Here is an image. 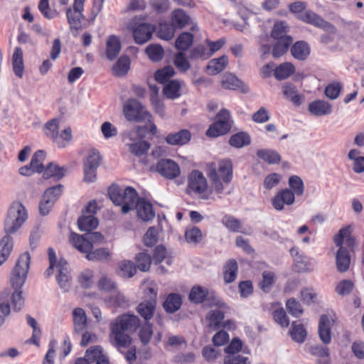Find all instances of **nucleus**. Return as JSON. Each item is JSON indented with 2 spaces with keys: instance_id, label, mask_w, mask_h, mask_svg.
Returning <instances> with one entry per match:
<instances>
[{
  "instance_id": "nucleus-1",
  "label": "nucleus",
  "mask_w": 364,
  "mask_h": 364,
  "mask_svg": "<svg viewBox=\"0 0 364 364\" xmlns=\"http://www.w3.org/2000/svg\"><path fill=\"white\" fill-rule=\"evenodd\" d=\"M139 320L136 316L122 314L110 323L109 340L118 348H127L131 344V337L125 332L135 329Z\"/></svg>"
},
{
  "instance_id": "nucleus-2",
  "label": "nucleus",
  "mask_w": 364,
  "mask_h": 364,
  "mask_svg": "<svg viewBox=\"0 0 364 364\" xmlns=\"http://www.w3.org/2000/svg\"><path fill=\"white\" fill-rule=\"evenodd\" d=\"M207 175L210 183V193L221 194L232 178V161L225 159L218 161V165L209 164Z\"/></svg>"
},
{
  "instance_id": "nucleus-3",
  "label": "nucleus",
  "mask_w": 364,
  "mask_h": 364,
  "mask_svg": "<svg viewBox=\"0 0 364 364\" xmlns=\"http://www.w3.org/2000/svg\"><path fill=\"white\" fill-rule=\"evenodd\" d=\"M352 230L351 225L343 227L333 238L335 245L338 247L336 259V266L340 272H346L350 262L349 253L343 247V244L348 247H353L356 245L355 240L351 236Z\"/></svg>"
},
{
  "instance_id": "nucleus-4",
  "label": "nucleus",
  "mask_w": 364,
  "mask_h": 364,
  "mask_svg": "<svg viewBox=\"0 0 364 364\" xmlns=\"http://www.w3.org/2000/svg\"><path fill=\"white\" fill-rule=\"evenodd\" d=\"M109 196L116 205H122L121 211L127 213L137 202L138 194L132 187L121 190L117 186H112L109 189Z\"/></svg>"
},
{
  "instance_id": "nucleus-5",
  "label": "nucleus",
  "mask_w": 364,
  "mask_h": 364,
  "mask_svg": "<svg viewBox=\"0 0 364 364\" xmlns=\"http://www.w3.org/2000/svg\"><path fill=\"white\" fill-rule=\"evenodd\" d=\"M27 210L19 202L13 203L10 206L4 222V230L8 234L15 233L26 221Z\"/></svg>"
},
{
  "instance_id": "nucleus-6",
  "label": "nucleus",
  "mask_w": 364,
  "mask_h": 364,
  "mask_svg": "<svg viewBox=\"0 0 364 364\" xmlns=\"http://www.w3.org/2000/svg\"><path fill=\"white\" fill-rule=\"evenodd\" d=\"M123 114L129 122H151V114L137 100L129 99L123 105Z\"/></svg>"
},
{
  "instance_id": "nucleus-7",
  "label": "nucleus",
  "mask_w": 364,
  "mask_h": 364,
  "mask_svg": "<svg viewBox=\"0 0 364 364\" xmlns=\"http://www.w3.org/2000/svg\"><path fill=\"white\" fill-rule=\"evenodd\" d=\"M103 235L99 232H88L83 235L72 232L69 237L70 244L81 252H88L95 244L102 242Z\"/></svg>"
},
{
  "instance_id": "nucleus-8",
  "label": "nucleus",
  "mask_w": 364,
  "mask_h": 364,
  "mask_svg": "<svg viewBox=\"0 0 364 364\" xmlns=\"http://www.w3.org/2000/svg\"><path fill=\"white\" fill-rule=\"evenodd\" d=\"M31 257L28 252L21 255L11 276V284L14 289H21L26 279Z\"/></svg>"
},
{
  "instance_id": "nucleus-9",
  "label": "nucleus",
  "mask_w": 364,
  "mask_h": 364,
  "mask_svg": "<svg viewBox=\"0 0 364 364\" xmlns=\"http://www.w3.org/2000/svg\"><path fill=\"white\" fill-rule=\"evenodd\" d=\"M128 28L132 32L137 44H144L151 38L155 27L148 23L141 22L139 18H134L128 24Z\"/></svg>"
},
{
  "instance_id": "nucleus-10",
  "label": "nucleus",
  "mask_w": 364,
  "mask_h": 364,
  "mask_svg": "<svg viewBox=\"0 0 364 364\" xmlns=\"http://www.w3.org/2000/svg\"><path fill=\"white\" fill-rule=\"evenodd\" d=\"M231 117L228 110L221 109L216 116V120L208 130L206 135L209 137H218L227 134L231 127Z\"/></svg>"
},
{
  "instance_id": "nucleus-11",
  "label": "nucleus",
  "mask_w": 364,
  "mask_h": 364,
  "mask_svg": "<svg viewBox=\"0 0 364 364\" xmlns=\"http://www.w3.org/2000/svg\"><path fill=\"white\" fill-rule=\"evenodd\" d=\"M189 299L194 304H200L207 299L208 305L215 306L220 308L225 305L218 296H215L214 294H210L206 288L200 286H194L192 287L189 293Z\"/></svg>"
},
{
  "instance_id": "nucleus-12",
  "label": "nucleus",
  "mask_w": 364,
  "mask_h": 364,
  "mask_svg": "<svg viewBox=\"0 0 364 364\" xmlns=\"http://www.w3.org/2000/svg\"><path fill=\"white\" fill-rule=\"evenodd\" d=\"M85 0H74L73 8H68L66 11L68 22L71 31H78L82 27V19L84 18V2Z\"/></svg>"
},
{
  "instance_id": "nucleus-13",
  "label": "nucleus",
  "mask_w": 364,
  "mask_h": 364,
  "mask_svg": "<svg viewBox=\"0 0 364 364\" xmlns=\"http://www.w3.org/2000/svg\"><path fill=\"white\" fill-rule=\"evenodd\" d=\"M188 186L190 191L200 196L203 199H209L207 194V181L203 174L197 170L193 171L188 177Z\"/></svg>"
},
{
  "instance_id": "nucleus-14",
  "label": "nucleus",
  "mask_w": 364,
  "mask_h": 364,
  "mask_svg": "<svg viewBox=\"0 0 364 364\" xmlns=\"http://www.w3.org/2000/svg\"><path fill=\"white\" fill-rule=\"evenodd\" d=\"M298 18L324 31L331 33L336 32V28L331 23L326 21L320 16L310 10H306L303 14H299Z\"/></svg>"
},
{
  "instance_id": "nucleus-15",
  "label": "nucleus",
  "mask_w": 364,
  "mask_h": 364,
  "mask_svg": "<svg viewBox=\"0 0 364 364\" xmlns=\"http://www.w3.org/2000/svg\"><path fill=\"white\" fill-rule=\"evenodd\" d=\"M156 171L168 179L178 177L181 173L179 166L171 159H161L156 166Z\"/></svg>"
},
{
  "instance_id": "nucleus-16",
  "label": "nucleus",
  "mask_w": 364,
  "mask_h": 364,
  "mask_svg": "<svg viewBox=\"0 0 364 364\" xmlns=\"http://www.w3.org/2000/svg\"><path fill=\"white\" fill-rule=\"evenodd\" d=\"M290 253L293 257L294 265L298 272H311L314 269V261L311 259L307 258L299 248H291Z\"/></svg>"
},
{
  "instance_id": "nucleus-17",
  "label": "nucleus",
  "mask_w": 364,
  "mask_h": 364,
  "mask_svg": "<svg viewBox=\"0 0 364 364\" xmlns=\"http://www.w3.org/2000/svg\"><path fill=\"white\" fill-rule=\"evenodd\" d=\"M335 322L334 316L323 314L320 317L318 322V336L324 344H329L331 341V328Z\"/></svg>"
},
{
  "instance_id": "nucleus-18",
  "label": "nucleus",
  "mask_w": 364,
  "mask_h": 364,
  "mask_svg": "<svg viewBox=\"0 0 364 364\" xmlns=\"http://www.w3.org/2000/svg\"><path fill=\"white\" fill-rule=\"evenodd\" d=\"M103 301L105 306L110 309H125L129 305V299L121 291L116 289L105 297Z\"/></svg>"
},
{
  "instance_id": "nucleus-19",
  "label": "nucleus",
  "mask_w": 364,
  "mask_h": 364,
  "mask_svg": "<svg viewBox=\"0 0 364 364\" xmlns=\"http://www.w3.org/2000/svg\"><path fill=\"white\" fill-rule=\"evenodd\" d=\"M295 200L294 193L291 191L286 188L278 192L272 198V204L277 210L284 209V204L289 205L294 203Z\"/></svg>"
},
{
  "instance_id": "nucleus-20",
  "label": "nucleus",
  "mask_w": 364,
  "mask_h": 364,
  "mask_svg": "<svg viewBox=\"0 0 364 364\" xmlns=\"http://www.w3.org/2000/svg\"><path fill=\"white\" fill-rule=\"evenodd\" d=\"M170 22L176 29H182L192 24L191 16L183 9H174L170 15Z\"/></svg>"
},
{
  "instance_id": "nucleus-21",
  "label": "nucleus",
  "mask_w": 364,
  "mask_h": 364,
  "mask_svg": "<svg viewBox=\"0 0 364 364\" xmlns=\"http://www.w3.org/2000/svg\"><path fill=\"white\" fill-rule=\"evenodd\" d=\"M135 208L138 217L144 222H149L155 217L152 205L144 199L139 198L135 205Z\"/></svg>"
},
{
  "instance_id": "nucleus-22",
  "label": "nucleus",
  "mask_w": 364,
  "mask_h": 364,
  "mask_svg": "<svg viewBox=\"0 0 364 364\" xmlns=\"http://www.w3.org/2000/svg\"><path fill=\"white\" fill-rule=\"evenodd\" d=\"M222 223L228 230L232 232H242L247 235H250L252 232L250 227L244 225L240 220L230 215L225 216L223 218Z\"/></svg>"
},
{
  "instance_id": "nucleus-23",
  "label": "nucleus",
  "mask_w": 364,
  "mask_h": 364,
  "mask_svg": "<svg viewBox=\"0 0 364 364\" xmlns=\"http://www.w3.org/2000/svg\"><path fill=\"white\" fill-rule=\"evenodd\" d=\"M308 109L314 116H325L331 114L332 105L326 101L316 100L309 105Z\"/></svg>"
},
{
  "instance_id": "nucleus-24",
  "label": "nucleus",
  "mask_w": 364,
  "mask_h": 364,
  "mask_svg": "<svg viewBox=\"0 0 364 364\" xmlns=\"http://www.w3.org/2000/svg\"><path fill=\"white\" fill-rule=\"evenodd\" d=\"M221 85L228 90L241 89L242 92H248V88L244 86L243 82L232 73H225L221 80Z\"/></svg>"
},
{
  "instance_id": "nucleus-25",
  "label": "nucleus",
  "mask_w": 364,
  "mask_h": 364,
  "mask_svg": "<svg viewBox=\"0 0 364 364\" xmlns=\"http://www.w3.org/2000/svg\"><path fill=\"white\" fill-rule=\"evenodd\" d=\"M121 50V42L117 36L111 35L106 41V56L113 60L119 55Z\"/></svg>"
},
{
  "instance_id": "nucleus-26",
  "label": "nucleus",
  "mask_w": 364,
  "mask_h": 364,
  "mask_svg": "<svg viewBox=\"0 0 364 364\" xmlns=\"http://www.w3.org/2000/svg\"><path fill=\"white\" fill-rule=\"evenodd\" d=\"M191 139V134L188 129H182L167 135L166 141L171 145H184Z\"/></svg>"
},
{
  "instance_id": "nucleus-27",
  "label": "nucleus",
  "mask_w": 364,
  "mask_h": 364,
  "mask_svg": "<svg viewBox=\"0 0 364 364\" xmlns=\"http://www.w3.org/2000/svg\"><path fill=\"white\" fill-rule=\"evenodd\" d=\"M74 330L77 333H83L87 326V316L82 308H75L73 311Z\"/></svg>"
},
{
  "instance_id": "nucleus-28",
  "label": "nucleus",
  "mask_w": 364,
  "mask_h": 364,
  "mask_svg": "<svg viewBox=\"0 0 364 364\" xmlns=\"http://www.w3.org/2000/svg\"><path fill=\"white\" fill-rule=\"evenodd\" d=\"M228 64V58L223 55L218 58L210 60L206 67L208 74L215 75L222 72Z\"/></svg>"
},
{
  "instance_id": "nucleus-29",
  "label": "nucleus",
  "mask_w": 364,
  "mask_h": 364,
  "mask_svg": "<svg viewBox=\"0 0 364 364\" xmlns=\"http://www.w3.org/2000/svg\"><path fill=\"white\" fill-rule=\"evenodd\" d=\"M68 169L65 166H60L58 164L51 162L48 164L43 172L44 178H54L60 180L67 173Z\"/></svg>"
},
{
  "instance_id": "nucleus-30",
  "label": "nucleus",
  "mask_w": 364,
  "mask_h": 364,
  "mask_svg": "<svg viewBox=\"0 0 364 364\" xmlns=\"http://www.w3.org/2000/svg\"><path fill=\"white\" fill-rule=\"evenodd\" d=\"M292 56L299 60H305L310 54V48L304 41H298L291 48Z\"/></svg>"
},
{
  "instance_id": "nucleus-31",
  "label": "nucleus",
  "mask_w": 364,
  "mask_h": 364,
  "mask_svg": "<svg viewBox=\"0 0 364 364\" xmlns=\"http://www.w3.org/2000/svg\"><path fill=\"white\" fill-rule=\"evenodd\" d=\"M86 357L96 364H109L108 358L103 353L100 346H93L86 351Z\"/></svg>"
},
{
  "instance_id": "nucleus-32",
  "label": "nucleus",
  "mask_w": 364,
  "mask_h": 364,
  "mask_svg": "<svg viewBox=\"0 0 364 364\" xmlns=\"http://www.w3.org/2000/svg\"><path fill=\"white\" fill-rule=\"evenodd\" d=\"M348 157L352 161V168L355 173H361L364 172V156L360 155V151L353 149L350 150Z\"/></svg>"
},
{
  "instance_id": "nucleus-33",
  "label": "nucleus",
  "mask_w": 364,
  "mask_h": 364,
  "mask_svg": "<svg viewBox=\"0 0 364 364\" xmlns=\"http://www.w3.org/2000/svg\"><path fill=\"white\" fill-rule=\"evenodd\" d=\"M9 296V290L5 289L0 292V327L5 323L11 313V307L5 299Z\"/></svg>"
},
{
  "instance_id": "nucleus-34",
  "label": "nucleus",
  "mask_w": 364,
  "mask_h": 364,
  "mask_svg": "<svg viewBox=\"0 0 364 364\" xmlns=\"http://www.w3.org/2000/svg\"><path fill=\"white\" fill-rule=\"evenodd\" d=\"M78 228L81 231L90 232L98 225V220L92 215H83L77 220Z\"/></svg>"
},
{
  "instance_id": "nucleus-35",
  "label": "nucleus",
  "mask_w": 364,
  "mask_h": 364,
  "mask_svg": "<svg viewBox=\"0 0 364 364\" xmlns=\"http://www.w3.org/2000/svg\"><path fill=\"white\" fill-rule=\"evenodd\" d=\"M282 92L284 96L291 101L295 105L301 104L302 97L299 94L296 87L290 83H285L282 86Z\"/></svg>"
},
{
  "instance_id": "nucleus-36",
  "label": "nucleus",
  "mask_w": 364,
  "mask_h": 364,
  "mask_svg": "<svg viewBox=\"0 0 364 364\" xmlns=\"http://www.w3.org/2000/svg\"><path fill=\"white\" fill-rule=\"evenodd\" d=\"M12 65L13 70L16 75L21 77L23 72V51L21 48H15L13 56H12Z\"/></svg>"
},
{
  "instance_id": "nucleus-37",
  "label": "nucleus",
  "mask_w": 364,
  "mask_h": 364,
  "mask_svg": "<svg viewBox=\"0 0 364 364\" xmlns=\"http://www.w3.org/2000/svg\"><path fill=\"white\" fill-rule=\"evenodd\" d=\"M276 41L272 50V55L277 58L281 57L287 52L293 39L291 37H284Z\"/></svg>"
},
{
  "instance_id": "nucleus-38",
  "label": "nucleus",
  "mask_w": 364,
  "mask_h": 364,
  "mask_svg": "<svg viewBox=\"0 0 364 364\" xmlns=\"http://www.w3.org/2000/svg\"><path fill=\"white\" fill-rule=\"evenodd\" d=\"M182 304V299L179 294H170L164 303V309L169 313H174L178 311Z\"/></svg>"
},
{
  "instance_id": "nucleus-39",
  "label": "nucleus",
  "mask_w": 364,
  "mask_h": 364,
  "mask_svg": "<svg viewBox=\"0 0 364 364\" xmlns=\"http://www.w3.org/2000/svg\"><path fill=\"white\" fill-rule=\"evenodd\" d=\"M130 68V60L127 56H122L112 67V73L117 77H121L127 73Z\"/></svg>"
},
{
  "instance_id": "nucleus-40",
  "label": "nucleus",
  "mask_w": 364,
  "mask_h": 364,
  "mask_svg": "<svg viewBox=\"0 0 364 364\" xmlns=\"http://www.w3.org/2000/svg\"><path fill=\"white\" fill-rule=\"evenodd\" d=\"M181 82L178 80H171L164 87V94L168 99L173 100L181 96Z\"/></svg>"
},
{
  "instance_id": "nucleus-41",
  "label": "nucleus",
  "mask_w": 364,
  "mask_h": 364,
  "mask_svg": "<svg viewBox=\"0 0 364 364\" xmlns=\"http://www.w3.org/2000/svg\"><path fill=\"white\" fill-rule=\"evenodd\" d=\"M136 272V268L134 262L129 260H123L118 263L117 274L124 278L132 277Z\"/></svg>"
},
{
  "instance_id": "nucleus-42",
  "label": "nucleus",
  "mask_w": 364,
  "mask_h": 364,
  "mask_svg": "<svg viewBox=\"0 0 364 364\" xmlns=\"http://www.w3.org/2000/svg\"><path fill=\"white\" fill-rule=\"evenodd\" d=\"M156 304V301L149 300L141 302L137 307V311L145 320H150L154 316Z\"/></svg>"
},
{
  "instance_id": "nucleus-43",
  "label": "nucleus",
  "mask_w": 364,
  "mask_h": 364,
  "mask_svg": "<svg viewBox=\"0 0 364 364\" xmlns=\"http://www.w3.org/2000/svg\"><path fill=\"white\" fill-rule=\"evenodd\" d=\"M38 9L43 17L48 20L54 19L60 15L57 9L50 6L49 0H41Z\"/></svg>"
},
{
  "instance_id": "nucleus-44",
  "label": "nucleus",
  "mask_w": 364,
  "mask_h": 364,
  "mask_svg": "<svg viewBox=\"0 0 364 364\" xmlns=\"http://www.w3.org/2000/svg\"><path fill=\"white\" fill-rule=\"evenodd\" d=\"M295 68L291 63H284L274 70V77L279 80H284L294 73Z\"/></svg>"
},
{
  "instance_id": "nucleus-45",
  "label": "nucleus",
  "mask_w": 364,
  "mask_h": 364,
  "mask_svg": "<svg viewBox=\"0 0 364 364\" xmlns=\"http://www.w3.org/2000/svg\"><path fill=\"white\" fill-rule=\"evenodd\" d=\"M193 42V36L188 32H183L178 36L175 42L176 48L181 52L188 50Z\"/></svg>"
},
{
  "instance_id": "nucleus-46",
  "label": "nucleus",
  "mask_w": 364,
  "mask_h": 364,
  "mask_svg": "<svg viewBox=\"0 0 364 364\" xmlns=\"http://www.w3.org/2000/svg\"><path fill=\"white\" fill-rule=\"evenodd\" d=\"M72 130L68 127L53 138V141L60 148L65 147L72 140Z\"/></svg>"
},
{
  "instance_id": "nucleus-47",
  "label": "nucleus",
  "mask_w": 364,
  "mask_h": 364,
  "mask_svg": "<svg viewBox=\"0 0 364 364\" xmlns=\"http://www.w3.org/2000/svg\"><path fill=\"white\" fill-rule=\"evenodd\" d=\"M257 156L270 164H277L281 160L279 154L277 151L270 149H259L257 152Z\"/></svg>"
},
{
  "instance_id": "nucleus-48",
  "label": "nucleus",
  "mask_w": 364,
  "mask_h": 364,
  "mask_svg": "<svg viewBox=\"0 0 364 364\" xmlns=\"http://www.w3.org/2000/svg\"><path fill=\"white\" fill-rule=\"evenodd\" d=\"M237 263L234 259L229 260L225 267L223 277L226 283L232 282L237 276Z\"/></svg>"
},
{
  "instance_id": "nucleus-49",
  "label": "nucleus",
  "mask_w": 364,
  "mask_h": 364,
  "mask_svg": "<svg viewBox=\"0 0 364 364\" xmlns=\"http://www.w3.org/2000/svg\"><path fill=\"white\" fill-rule=\"evenodd\" d=\"M291 331H290L292 339L299 343H301L305 341L307 333L302 324L293 322L291 323Z\"/></svg>"
},
{
  "instance_id": "nucleus-50",
  "label": "nucleus",
  "mask_w": 364,
  "mask_h": 364,
  "mask_svg": "<svg viewBox=\"0 0 364 364\" xmlns=\"http://www.w3.org/2000/svg\"><path fill=\"white\" fill-rule=\"evenodd\" d=\"M229 143L233 147L242 148L250 144V137L245 132H239L230 138Z\"/></svg>"
},
{
  "instance_id": "nucleus-51",
  "label": "nucleus",
  "mask_w": 364,
  "mask_h": 364,
  "mask_svg": "<svg viewBox=\"0 0 364 364\" xmlns=\"http://www.w3.org/2000/svg\"><path fill=\"white\" fill-rule=\"evenodd\" d=\"M146 53L149 59L154 62H159L164 58V51L163 48L158 44H151L146 47Z\"/></svg>"
},
{
  "instance_id": "nucleus-52",
  "label": "nucleus",
  "mask_w": 364,
  "mask_h": 364,
  "mask_svg": "<svg viewBox=\"0 0 364 364\" xmlns=\"http://www.w3.org/2000/svg\"><path fill=\"white\" fill-rule=\"evenodd\" d=\"M22 293L23 292L21 289H15L14 293L11 295V293L9 292V296L5 299L6 302H8L9 299L11 300L14 311H20L24 306L25 300Z\"/></svg>"
},
{
  "instance_id": "nucleus-53",
  "label": "nucleus",
  "mask_w": 364,
  "mask_h": 364,
  "mask_svg": "<svg viewBox=\"0 0 364 364\" xmlns=\"http://www.w3.org/2000/svg\"><path fill=\"white\" fill-rule=\"evenodd\" d=\"M224 318V313L220 310H211L206 315L208 325L214 328L220 326Z\"/></svg>"
},
{
  "instance_id": "nucleus-54",
  "label": "nucleus",
  "mask_w": 364,
  "mask_h": 364,
  "mask_svg": "<svg viewBox=\"0 0 364 364\" xmlns=\"http://www.w3.org/2000/svg\"><path fill=\"white\" fill-rule=\"evenodd\" d=\"M203 235L197 227L188 228L185 232V238L188 243L197 244L202 240Z\"/></svg>"
},
{
  "instance_id": "nucleus-55",
  "label": "nucleus",
  "mask_w": 364,
  "mask_h": 364,
  "mask_svg": "<svg viewBox=\"0 0 364 364\" xmlns=\"http://www.w3.org/2000/svg\"><path fill=\"white\" fill-rule=\"evenodd\" d=\"M45 159L46 153L42 150L36 151L32 156L30 164L33 168H34V171H36V173H40L44 171L43 163Z\"/></svg>"
},
{
  "instance_id": "nucleus-56",
  "label": "nucleus",
  "mask_w": 364,
  "mask_h": 364,
  "mask_svg": "<svg viewBox=\"0 0 364 364\" xmlns=\"http://www.w3.org/2000/svg\"><path fill=\"white\" fill-rule=\"evenodd\" d=\"M176 28L167 23H160L159 28V36L160 38L166 41H170L174 36Z\"/></svg>"
},
{
  "instance_id": "nucleus-57",
  "label": "nucleus",
  "mask_w": 364,
  "mask_h": 364,
  "mask_svg": "<svg viewBox=\"0 0 364 364\" xmlns=\"http://www.w3.org/2000/svg\"><path fill=\"white\" fill-rule=\"evenodd\" d=\"M286 308L288 312L294 317H299L303 314V309L300 303L294 298L286 301Z\"/></svg>"
},
{
  "instance_id": "nucleus-58",
  "label": "nucleus",
  "mask_w": 364,
  "mask_h": 364,
  "mask_svg": "<svg viewBox=\"0 0 364 364\" xmlns=\"http://www.w3.org/2000/svg\"><path fill=\"white\" fill-rule=\"evenodd\" d=\"M175 74L174 69L171 66H167L163 69L157 70L154 74L156 81L159 83H164Z\"/></svg>"
},
{
  "instance_id": "nucleus-59",
  "label": "nucleus",
  "mask_w": 364,
  "mask_h": 364,
  "mask_svg": "<svg viewBox=\"0 0 364 364\" xmlns=\"http://www.w3.org/2000/svg\"><path fill=\"white\" fill-rule=\"evenodd\" d=\"M136 261L138 268L142 272H146L149 269L151 259L149 255L145 252H141L136 255Z\"/></svg>"
},
{
  "instance_id": "nucleus-60",
  "label": "nucleus",
  "mask_w": 364,
  "mask_h": 364,
  "mask_svg": "<svg viewBox=\"0 0 364 364\" xmlns=\"http://www.w3.org/2000/svg\"><path fill=\"white\" fill-rule=\"evenodd\" d=\"M289 185L294 195L301 196L304 193V186L302 180L297 176H292L289 179Z\"/></svg>"
},
{
  "instance_id": "nucleus-61",
  "label": "nucleus",
  "mask_w": 364,
  "mask_h": 364,
  "mask_svg": "<svg viewBox=\"0 0 364 364\" xmlns=\"http://www.w3.org/2000/svg\"><path fill=\"white\" fill-rule=\"evenodd\" d=\"M59 122L57 119H53L50 121H48L44 127V132L45 134L51 139L52 140L53 138L58 134L59 132Z\"/></svg>"
},
{
  "instance_id": "nucleus-62",
  "label": "nucleus",
  "mask_w": 364,
  "mask_h": 364,
  "mask_svg": "<svg viewBox=\"0 0 364 364\" xmlns=\"http://www.w3.org/2000/svg\"><path fill=\"white\" fill-rule=\"evenodd\" d=\"M211 56V53H209L204 46L199 45L194 47L190 53V58L191 59H207Z\"/></svg>"
},
{
  "instance_id": "nucleus-63",
  "label": "nucleus",
  "mask_w": 364,
  "mask_h": 364,
  "mask_svg": "<svg viewBox=\"0 0 364 364\" xmlns=\"http://www.w3.org/2000/svg\"><path fill=\"white\" fill-rule=\"evenodd\" d=\"M101 161L100 153L95 150H90L86 161L84 163V166H89L90 168H97Z\"/></svg>"
},
{
  "instance_id": "nucleus-64",
  "label": "nucleus",
  "mask_w": 364,
  "mask_h": 364,
  "mask_svg": "<svg viewBox=\"0 0 364 364\" xmlns=\"http://www.w3.org/2000/svg\"><path fill=\"white\" fill-rule=\"evenodd\" d=\"M342 85L338 82H333L328 85L325 89L326 96L331 100H336L338 97Z\"/></svg>"
}]
</instances>
